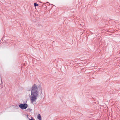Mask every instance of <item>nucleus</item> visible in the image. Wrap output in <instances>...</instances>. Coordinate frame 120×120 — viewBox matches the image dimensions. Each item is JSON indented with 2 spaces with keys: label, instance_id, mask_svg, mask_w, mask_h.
Segmentation results:
<instances>
[{
  "label": "nucleus",
  "instance_id": "39448f33",
  "mask_svg": "<svg viewBox=\"0 0 120 120\" xmlns=\"http://www.w3.org/2000/svg\"><path fill=\"white\" fill-rule=\"evenodd\" d=\"M34 5L35 7H36V6H38V4H36V3H34Z\"/></svg>",
  "mask_w": 120,
  "mask_h": 120
},
{
  "label": "nucleus",
  "instance_id": "20e7f679",
  "mask_svg": "<svg viewBox=\"0 0 120 120\" xmlns=\"http://www.w3.org/2000/svg\"><path fill=\"white\" fill-rule=\"evenodd\" d=\"M37 118L39 120H41V116L39 114L38 115Z\"/></svg>",
  "mask_w": 120,
  "mask_h": 120
},
{
  "label": "nucleus",
  "instance_id": "f257e3e1",
  "mask_svg": "<svg viewBox=\"0 0 120 120\" xmlns=\"http://www.w3.org/2000/svg\"><path fill=\"white\" fill-rule=\"evenodd\" d=\"M41 90V88L39 86L37 87L36 84L33 85L30 89L28 90L29 91H31L30 95H29L30 100L31 103L34 104L36 103L38 97L39 95V91Z\"/></svg>",
  "mask_w": 120,
  "mask_h": 120
},
{
  "label": "nucleus",
  "instance_id": "f03ea898",
  "mask_svg": "<svg viewBox=\"0 0 120 120\" xmlns=\"http://www.w3.org/2000/svg\"><path fill=\"white\" fill-rule=\"evenodd\" d=\"M19 106L22 109H26L27 107V104H21L19 105Z\"/></svg>",
  "mask_w": 120,
  "mask_h": 120
},
{
  "label": "nucleus",
  "instance_id": "7ed1b4c3",
  "mask_svg": "<svg viewBox=\"0 0 120 120\" xmlns=\"http://www.w3.org/2000/svg\"><path fill=\"white\" fill-rule=\"evenodd\" d=\"M27 118L29 120H35L34 119L30 116H27Z\"/></svg>",
  "mask_w": 120,
  "mask_h": 120
}]
</instances>
